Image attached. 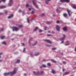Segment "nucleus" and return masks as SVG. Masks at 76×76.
<instances>
[{"instance_id":"nucleus-1","label":"nucleus","mask_w":76,"mask_h":76,"mask_svg":"<svg viewBox=\"0 0 76 76\" xmlns=\"http://www.w3.org/2000/svg\"><path fill=\"white\" fill-rule=\"evenodd\" d=\"M17 70H18V68H15L14 69L13 72H10L8 73H4V75L5 76H7L8 75H11V76H12L16 74V71H17Z\"/></svg>"},{"instance_id":"nucleus-2","label":"nucleus","mask_w":76,"mask_h":76,"mask_svg":"<svg viewBox=\"0 0 76 76\" xmlns=\"http://www.w3.org/2000/svg\"><path fill=\"white\" fill-rule=\"evenodd\" d=\"M63 37L62 38L60 39L61 41H62V42L61 43V44H64V39H65V38L66 37V36L65 34H63Z\"/></svg>"},{"instance_id":"nucleus-3","label":"nucleus","mask_w":76,"mask_h":76,"mask_svg":"<svg viewBox=\"0 0 76 76\" xmlns=\"http://www.w3.org/2000/svg\"><path fill=\"white\" fill-rule=\"evenodd\" d=\"M12 31H18L19 29V28H18V27H13L12 28Z\"/></svg>"},{"instance_id":"nucleus-4","label":"nucleus","mask_w":76,"mask_h":76,"mask_svg":"<svg viewBox=\"0 0 76 76\" xmlns=\"http://www.w3.org/2000/svg\"><path fill=\"white\" fill-rule=\"evenodd\" d=\"M33 5L36 7L37 8V9L38 8V5L36 3L34 2V0L33 1Z\"/></svg>"},{"instance_id":"nucleus-5","label":"nucleus","mask_w":76,"mask_h":76,"mask_svg":"<svg viewBox=\"0 0 76 76\" xmlns=\"http://www.w3.org/2000/svg\"><path fill=\"white\" fill-rule=\"evenodd\" d=\"M33 72H34V74L35 75H40V74L39 73V72H36L35 71H34Z\"/></svg>"},{"instance_id":"nucleus-6","label":"nucleus","mask_w":76,"mask_h":76,"mask_svg":"<svg viewBox=\"0 0 76 76\" xmlns=\"http://www.w3.org/2000/svg\"><path fill=\"white\" fill-rule=\"evenodd\" d=\"M44 41H45L47 42L48 43L50 44H52L51 42L48 39H45Z\"/></svg>"},{"instance_id":"nucleus-7","label":"nucleus","mask_w":76,"mask_h":76,"mask_svg":"<svg viewBox=\"0 0 76 76\" xmlns=\"http://www.w3.org/2000/svg\"><path fill=\"white\" fill-rule=\"evenodd\" d=\"M56 27L57 31H59L60 30L59 26V25H57Z\"/></svg>"},{"instance_id":"nucleus-8","label":"nucleus","mask_w":76,"mask_h":76,"mask_svg":"<svg viewBox=\"0 0 76 76\" xmlns=\"http://www.w3.org/2000/svg\"><path fill=\"white\" fill-rule=\"evenodd\" d=\"M13 3V1L12 0H10V1L9 3V5L10 6H11L12 3Z\"/></svg>"},{"instance_id":"nucleus-9","label":"nucleus","mask_w":76,"mask_h":76,"mask_svg":"<svg viewBox=\"0 0 76 76\" xmlns=\"http://www.w3.org/2000/svg\"><path fill=\"white\" fill-rule=\"evenodd\" d=\"M69 72H66L63 75V76L69 75Z\"/></svg>"},{"instance_id":"nucleus-10","label":"nucleus","mask_w":76,"mask_h":76,"mask_svg":"<svg viewBox=\"0 0 76 76\" xmlns=\"http://www.w3.org/2000/svg\"><path fill=\"white\" fill-rule=\"evenodd\" d=\"M66 43H65V45L66 46H68L69 45V42L68 41H66Z\"/></svg>"},{"instance_id":"nucleus-11","label":"nucleus","mask_w":76,"mask_h":76,"mask_svg":"<svg viewBox=\"0 0 76 76\" xmlns=\"http://www.w3.org/2000/svg\"><path fill=\"white\" fill-rule=\"evenodd\" d=\"M63 29L64 31H67V28L66 27H64L63 28Z\"/></svg>"},{"instance_id":"nucleus-12","label":"nucleus","mask_w":76,"mask_h":76,"mask_svg":"<svg viewBox=\"0 0 76 76\" xmlns=\"http://www.w3.org/2000/svg\"><path fill=\"white\" fill-rule=\"evenodd\" d=\"M52 73L53 74H55L56 73L55 71L53 69H52Z\"/></svg>"},{"instance_id":"nucleus-13","label":"nucleus","mask_w":76,"mask_h":76,"mask_svg":"<svg viewBox=\"0 0 76 76\" xmlns=\"http://www.w3.org/2000/svg\"><path fill=\"white\" fill-rule=\"evenodd\" d=\"M63 16L65 17V18H66V17L67 16V15L66 13H64L63 14Z\"/></svg>"},{"instance_id":"nucleus-14","label":"nucleus","mask_w":76,"mask_h":76,"mask_svg":"<svg viewBox=\"0 0 76 76\" xmlns=\"http://www.w3.org/2000/svg\"><path fill=\"white\" fill-rule=\"evenodd\" d=\"M38 28L37 27H36L35 28V29H34L33 30L34 31H36L37 29H38Z\"/></svg>"},{"instance_id":"nucleus-15","label":"nucleus","mask_w":76,"mask_h":76,"mask_svg":"<svg viewBox=\"0 0 76 76\" xmlns=\"http://www.w3.org/2000/svg\"><path fill=\"white\" fill-rule=\"evenodd\" d=\"M13 15H12L10 16H9L8 17V19H10L11 18H12V17H13Z\"/></svg>"},{"instance_id":"nucleus-16","label":"nucleus","mask_w":76,"mask_h":76,"mask_svg":"<svg viewBox=\"0 0 76 76\" xmlns=\"http://www.w3.org/2000/svg\"><path fill=\"white\" fill-rule=\"evenodd\" d=\"M6 7L3 6H1L0 7V9H1V8H6Z\"/></svg>"},{"instance_id":"nucleus-17","label":"nucleus","mask_w":76,"mask_h":76,"mask_svg":"<svg viewBox=\"0 0 76 76\" xmlns=\"http://www.w3.org/2000/svg\"><path fill=\"white\" fill-rule=\"evenodd\" d=\"M20 60H18L15 63L18 64V63H20Z\"/></svg>"},{"instance_id":"nucleus-18","label":"nucleus","mask_w":76,"mask_h":76,"mask_svg":"<svg viewBox=\"0 0 76 76\" xmlns=\"http://www.w3.org/2000/svg\"><path fill=\"white\" fill-rule=\"evenodd\" d=\"M4 38H5V36H2L1 37V39H4Z\"/></svg>"},{"instance_id":"nucleus-19","label":"nucleus","mask_w":76,"mask_h":76,"mask_svg":"<svg viewBox=\"0 0 76 76\" xmlns=\"http://www.w3.org/2000/svg\"><path fill=\"white\" fill-rule=\"evenodd\" d=\"M67 12H68V14H69V17H70V11L69 10H67Z\"/></svg>"},{"instance_id":"nucleus-20","label":"nucleus","mask_w":76,"mask_h":76,"mask_svg":"<svg viewBox=\"0 0 76 76\" xmlns=\"http://www.w3.org/2000/svg\"><path fill=\"white\" fill-rule=\"evenodd\" d=\"M51 22L48 21L46 23V24H48V25H50V24H51Z\"/></svg>"},{"instance_id":"nucleus-21","label":"nucleus","mask_w":76,"mask_h":76,"mask_svg":"<svg viewBox=\"0 0 76 76\" xmlns=\"http://www.w3.org/2000/svg\"><path fill=\"white\" fill-rule=\"evenodd\" d=\"M2 44H4V45H6V43L5 42H2Z\"/></svg>"},{"instance_id":"nucleus-22","label":"nucleus","mask_w":76,"mask_h":76,"mask_svg":"<svg viewBox=\"0 0 76 76\" xmlns=\"http://www.w3.org/2000/svg\"><path fill=\"white\" fill-rule=\"evenodd\" d=\"M58 8H58L56 10L57 12L58 13L59 12V10H58Z\"/></svg>"},{"instance_id":"nucleus-23","label":"nucleus","mask_w":76,"mask_h":76,"mask_svg":"<svg viewBox=\"0 0 76 76\" xmlns=\"http://www.w3.org/2000/svg\"><path fill=\"white\" fill-rule=\"evenodd\" d=\"M65 0V2H66L67 3L69 2L70 1V0Z\"/></svg>"},{"instance_id":"nucleus-24","label":"nucleus","mask_w":76,"mask_h":76,"mask_svg":"<svg viewBox=\"0 0 76 76\" xmlns=\"http://www.w3.org/2000/svg\"><path fill=\"white\" fill-rule=\"evenodd\" d=\"M18 26L20 28H22L23 27V26L22 25H18Z\"/></svg>"},{"instance_id":"nucleus-25","label":"nucleus","mask_w":76,"mask_h":76,"mask_svg":"<svg viewBox=\"0 0 76 76\" xmlns=\"http://www.w3.org/2000/svg\"><path fill=\"white\" fill-rule=\"evenodd\" d=\"M60 1H61L62 2H65V0H60Z\"/></svg>"},{"instance_id":"nucleus-26","label":"nucleus","mask_w":76,"mask_h":76,"mask_svg":"<svg viewBox=\"0 0 76 76\" xmlns=\"http://www.w3.org/2000/svg\"><path fill=\"white\" fill-rule=\"evenodd\" d=\"M1 1H3L4 2H5L6 1V0H1V1H0V3Z\"/></svg>"},{"instance_id":"nucleus-27","label":"nucleus","mask_w":76,"mask_h":76,"mask_svg":"<svg viewBox=\"0 0 76 76\" xmlns=\"http://www.w3.org/2000/svg\"><path fill=\"white\" fill-rule=\"evenodd\" d=\"M51 61L53 62H54V63H57V62L56 61H55L53 60H51Z\"/></svg>"},{"instance_id":"nucleus-28","label":"nucleus","mask_w":76,"mask_h":76,"mask_svg":"<svg viewBox=\"0 0 76 76\" xmlns=\"http://www.w3.org/2000/svg\"><path fill=\"white\" fill-rule=\"evenodd\" d=\"M47 65L48 66H51V64L50 63H48L47 64Z\"/></svg>"},{"instance_id":"nucleus-29","label":"nucleus","mask_w":76,"mask_h":76,"mask_svg":"<svg viewBox=\"0 0 76 76\" xmlns=\"http://www.w3.org/2000/svg\"><path fill=\"white\" fill-rule=\"evenodd\" d=\"M72 7L74 9H76V5L74 6V5H73L72 6Z\"/></svg>"},{"instance_id":"nucleus-30","label":"nucleus","mask_w":76,"mask_h":76,"mask_svg":"<svg viewBox=\"0 0 76 76\" xmlns=\"http://www.w3.org/2000/svg\"><path fill=\"white\" fill-rule=\"evenodd\" d=\"M39 55V53H37V54H35V56H37Z\"/></svg>"},{"instance_id":"nucleus-31","label":"nucleus","mask_w":76,"mask_h":76,"mask_svg":"<svg viewBox=\"0 0 76 76\" xmlns=\"http://www.w3.org/2000/svg\"><path fill=\"white\" fill-rule=\"evenodd\" d=\"M4 30V28H1V30H0V32H1V31H3Z\"/></svg>"},{"instance_id":"nucleus-32","label":"nucleus","mask_w":76,"mask_h":76,"mask_svg":"<svg viewBox=\"0 0 76 76\" xmlns=\"http://www.w3.org/2000/svg\"><path fill=\"white\" fill-rule=\"evenodd\" d=\"M42 67H43L44 68H46V66L45 65H42Z\"/></svg>"},{"instance_id":"nucleus-33","label":"nucleus","mask_w":76,"mask_h":76,"mask_svg":"<svg viewBox=\"0 0 76 76\" xmlns=\"http://www.w3.org/2000/svg\"><path fill=\"white\" fill-rule=\"evenodd\" d=\"M44 73V72L43 71H41V74H40V75H42V74Z\"/></svg>"},{"instance_id":"nucleus-34","label":"nucleus","mask_w":76,"mask_h":76,"mask_svg":"<svg viewBox=\"0 0 76 76\" xmlns=\"http://www.w3.org/2000/svg\"><path fill=\"white\" fill-rule=\"evenodd\" d=\"M45 15V14L44 13H42V14L40 15L41 16H44Z\"/></svg>"},{"instance_id":"nucleus-35","label":"nucleus","mask_w":76,"mask_h":76,"mask_svg":"<svg viewBox=\"0 0 76 76\" xmlns=\"http://www.w3.org/2000/svg\"><path fill=\"white\" fill-rule=\"evenodd\" d=\"M37 43V41H36L35 42V43L34 44H33L32 45V46H34Z\"/></svg>"},{"instance_id":"nucleus-36","label":"nucleus","mask_w":76,"mask_h":76,"mask_svg":"<svg viewBox=\"0 0 76 76\" xmlns=\"http://www.w3.org/2000/svg\"><path fill=\"white\" fill-rule=\"evenodd\" d=\"M46 46H48V47H51V45H46Z\"/></svg>"},{"instance_id":"nucleus-37","label":"nucleus","mask_w":76,"mask_h":76,"mask_svg":"<svg viewBox=\"0 0 76 76\" xmlns=\"http://www.w3.org/2000/svg\"><path fill=\"white\" fill-rule=\"evenodd\" d=\"M4 12L6 14H7V10H4Z\"/></svg>"},{"instance_id":"nucleus-38","label":"nucleus","mask_w":76,"mask_h":76,"mask_svg":"<svg viewBox=\"0 0 76 76\" xmlns=\"http://www.w3.org/2000/svg\"><path fill=\"white\" fill-rule=\"evenodd\" d=\"M29 6V5L28 4H27L26 5V7H28Z\"/></svg>"},{"instance_id":"nucleus-39","label":"nucleus","mask_w":76,"mask_h":76,"mask_svg":"<svg viewBox=\"0 0 76 76\" xmlns=\"http://www.w3.org/2000/svg\"><path fill=\"white\" fill-rule=\"evenodd\" d=\"M63 63L64 64H66V62L64 61H63Z\"/></svg>"},{"instance_id":"nucleus-40","label":"nucleus","mask_w":76,"mask_h":76,"mask_svg":"<svg viewBox=\"0 0 76 76\" xmlns=\"http://www.w3.org/2000/svg\"><path fill=\"white\" fill-rule=\"evenodd\" d=\"M47 28V27H44V29H45V30H46Z\"/></svg>"},{"instance_id":"nucleus-41","label":"nucleus","mask_w":76,"mask_h":76,"mask_svg":"<svg viewBox=\"0 0 76 76\" xmlns=\"http://www.w3.org/2000/svg\"><path fill=\"white\" fill-rule=\"evenodd\" d=\"M34 12H34V11H32V12H31V13L32 14H33L34 13Z\"/></svg>"},{"instance_id":"nucleus-42","label":"nucleus","mask_w":76,"mask_h":76,"mask_svg":"<svg viewBox=\"0 0 76 76\" xmlns=\"http://www.w3.org/2000/svg\"><path fill=\"white\" fill-rule=\"evenodd\" d=\"M39 32H42V30L41 29H40L39 30Z\"/></svg>"},{"instance_id":"nucleus-43","label":"nucleus","mask_w":76,"mask_h":76,"mask_svg":"<svg viewBox=\"0 0 76 76\" xmlns=\"http://www.w3.org/2000/svg\"><path fill=\"white\" fill-rule=\"evenodd\" d=\"M59 22H60V21L59 20H58L56 22L57 23H59Z\"/></svg>"},{"instance_id":"nucleus-44","label":"nucleus","mask_w":76,"mask_h":76,"mask_svg":"<svg viewBox=\"0 0 76 76\" xmlns=\"http://www.w3.org/2000/svg\"><path fill=\"white\" fill-rule=\"evenodd\" d=\"M27 21H28V23H29V20L28 19V18L27 19Z\"/></svg>"},{"instance_id":"nucleus-45","label":"nucleus","mask_w":76,"mask_h":76,"mask_svg":"<svg viewBox=\"0 0 76 76\" xmlns=\"http://www.w3.org/2000/svg\"><path fill=\"white\" fill-rule=\"evenodd\" d=\"M48 1H45V3L46 4H48Z\"/></svg>"},{"instance_id":"nucleus-46","label":"nucleus","mask_w":76,"mask_h":76,"mask_svg":"<svg viewBox=\"0 0 76 76\" xmlns=\"http://www.w3.org/2000/svg\"><path fill=\"white\" fill-rule=\"evenodd\" d=\"M26 50V48H24L23 49V52H24Z\"/></svg>"},{"instance_id":"nucleus-47","label":"nucleus","mask_w":76,"mask_h":76,"mask_svg":"<svg viewBox=\"0 0 76 76\" xmlns=\"http://www.w3.org/2000/svg\"><path fill=\"white\" fill-rule=\"evenodd\" d=\"M22 12V10H19L18 11V12Z\"/></svg>"},{"instance_id":"nucleus-48","label":"nucleus","mask_w":76,"mask_h":76,"mask_svg":"<svg viewBox=\"0 0 76 76\" xmlns=\"http://www.w3.org/2000/svg\"><path fill=\"white\" fill-rule=\"evenodd\" d=\"M56 50V48H53L52 49V50Z\"/></svg>"},{"instance_id":"nucleus-49","label":"nucleus","mask_w":76,"mask_h":76,"mask_svg":"<svg viewBox=\"0 0 76 76\" xmlns=\"http://www.w3.org/2000/svg\"><path fill=\"white\" fill-rule=\"evenodd\" d=\"M22 45L23 46H25V44L23 43H22Z\"/></svg>"},{"instance_id":"nucleus-50","label":"nucleus","mask_w":76,"mask_h":76,"mask_svg":"<svg viewBox=\"0 0 76 76\" xmlns=\"http://www.w3.org/2000/svg\"><path fill=\"white\" fill-rule=\"evenodd\" d=\"M3 15V13H0V15Z\"/></svg>"},{"instance_id":"nucleus-51","label":"nucleus","mask_w":76,"mask_h":76,"mask_svg":"<svg viewBox=\"0 0 76 76\" xmlns=\"http://www.w3.org/2000/svg\"><path fill=\"white\" fill-rule=\"evenodd\" d=\"M47 35H48V36H52V35H50V34H48Z\"/></svg>"},{"instance_id":"nucleus-52","label":"nucleus","mask_w":76,"mask_h":76,"mask_svg":"<svg viewBox=\"0 0 76 76\" xmlns=\"http://www.w3.org/2000/svg\"><path fill=\"white\" fill-rule=\"evenodd\" d=\"M24 76H26V73L24 74Z\"/></svg>"},{"instance_id":"nucleus-53","label":"nucleus","mask_w":76,"mask_h":76,"mask_svg":"<svg viewBox=\"0 0 76 76\" xmlns=\"http://www.w3.org/2000/svg\"><path fill=\"white\" fill-rule=\"evenodd\" d=\"M2 54H3V53H0V55H2Z\"/></svg>"},{"instance_id":"nucleus-54","label":"nucleus","mask_w":76,"mask_h":76,"mask_svg":"<svg viewBox=\"0 0 76 76\" xmlns=\"http://www.w3.org/2000/svg\"><path fill=\"white\" fill-rule=\"evenodd\" d=\"M52 33H53V34H55V32L54 31H52Z\"/></svg>"},{"instance_id":"nucleus-55","label":"nucleus","mask_w":76,"mask_h":76,"mask_svg":"<svg viewBox=\"0 0 76 76\" xmlns=\"http://www.w3.org/2000/svg\"><path fill=\"white\" fill-rule=\"evenodd\" d=\"M28 10H30V11H31V8H29L28 9Z\"/></svg>"},{"instance_id":"nucleus-56","label":"nucleus","mask_w":76,"mask_h":76,"mask_svg":"<svg viewBox=\"0 0 76 76\" xmlns=\"http://www.w3.org/2000/svg\"><path fill=\"white\" fill-rule=\"evenodd\" d=\"M31 39H32V38H30V39H29V41H31Z\"/></svg>"},{"instance_id":"nucleus-57","label":"nucleus","mask_w":76,"mask_h":76,"mask_svg":"<svg viewBox=\"0 0 76 76\" xmlns=\"http://www.w3.org/2000/svg\"><path fill=\"white\" fill-rule=\"evenodd\" d=\"M63 72L64 71V69H63Z\"/></svg>"},{"instance_id":"nucleus-58","label":"nucleus","mask_w":76,"mask_h":76,"mask_svg":"<svg viewBox=\"0 0 76 76\" xmlns=\"http://www.w3.org/2000/svg\"><path fill=\"white\" fill-rule=\"evenodd\" d=\"M75 51L76 52V47L75 48Z\"/></svg>"},{"instance_id":"nucleus-59","label":"nucleus","mask_w":76,"mask_h":76,"mask_svg":"<svg viewBox=\"0 0 76 76\" xmlns=\"http://www.w3.org/2000/svg\"><path fill=\"white\" fill-rule=\"evenodd\" d=\"M42 67H43L42 66H42H41L40 67V68L41 69Z\"/></svg>"},{"instance_id":"nucleus-60","label":"nucleus","mask_w":76,"mask_h":76,"mask_svg":"<svg viewBox=\"0 0 76 76\" xmlns=\"http://www.w3.org/2000/svg\"><path fill=\"white\" fill-rule=\"evenodd\" d=\"M50 31H48V33H50Z\"/></svg>"},{"instance_id":"nucleus-61","label":"nucleus","mask_w":76,"mask_h":76,"mask_svg":"<svg viewBox=\"0 0 76 76\" xmlns=\"http://www.w3.org/2000/svg\"><path fill=\"white\" fill-rule=\"evenodd\" d=\"M16 26H18V25H18V24H16Z\"/></svg>"},{"instance_id":"nucleus-62","label":"nucleus","mask_w":76,"mask_h":76,"mask_svg":"<svg viewBox=\"0 0 76 76\" xmlns=\"http://www.w3.org/2000/svg\"><path fill=\"white\" fill-rule=\"evenodd\" d=\"M1 61H2V60H0V62H1Z\"/></svg>"},{"instance_id":"nucleus-63","label":"nucleus","mask_w":76,"mask_h":76,"mask_svg":"<svg viewBox=\"0 0 76 76\" xmlns=\"http://www.w3.org/2000/svg\"><path fill=\"white\" fill-rule=\"evenodd\" d=\"M53 17H55V15H53Z\"/></svg>"},{"instance_id":"nucleus-64","label":"nucleus","mask_w":76,"mask_h":76,"mask_svg":"<svg viewBox=\"0 0 76 76\" xmlns=\"http://www.w3.org/2000/svg\"><path fill=\"white\" fill-rule=\"evenodd\" d=\"M75 64H76V62H75Z\"/></svg>"}]
</instances>
